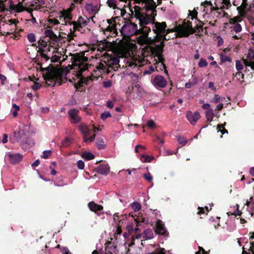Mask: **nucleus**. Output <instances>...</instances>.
Listing matches in <instances>:
<instances>
[{
  "mask_svg": "<svg viewBox=\"0 0 254 254\" xmlns=\"http://www.w3.org/2000/svg\"><path fill=\"white\" fill-rule=\"evenodd\" d=\"M149 254H165V250L164 248H162L159 249L158 251L151 253Z\"/></svg>",
  "mask_w": 254,
  "mask_h": 254,
  "instance_id": "obj_60",
  "label": "nucleus"
},
{
  "mask_svg": "<svg viewBox=\"0 0 254 254\" xmlns=\"http://www.w3.org/2000/svg\"><path fill=\"white\" fill-rule=\"evenodd\" d=\"M207 61H206V60L203 59V58H201L198 64V66L200 67H205V66H206L207 65Z\"/></svg>",
  "mask_w": 254,
  "mask_h": 254,
  "instance_id": "obj_46",
  "label": "nucleus"
},
{
  "mask_svg": "<svg viewBox=\"0 0 254 254\" xmlns=\"http://www.w3.org/2000/svg\"><path fill=\"white\" fill-rule=\"evenodd\" d=\"M54 185L56 186H58V187L61 186H61H64V185H65V183L64 182L63 180H60L59 181H55L54 182Z\"/></svg>",
  "mask_w": 254,
  "mask_h": 254,
  "instance_id": "obj_55",
  "label": "nucleus"
},
{
  "mask_svg": "<svg viewBox=\"0 0 254 254\" xmlns=\"http://www.w3.org/2000/svg\"><path fill=\"white\" fill-rule=\"evenodd\" d=\"M45 70L48 72L44 75V79L46 81V84L48 86L54 87L57 82L59 85L62 84V79L54 72L50 71L49 67H46Z\"/></svg>",
  "mask_w": 254,
  "mask_h": 254,
  "instance_id": "obj_7",
  "label": "nucleus"
},
{
  "mask_svg": "<svg viewBox=\"0 0 254 254\" xmlns=\"http://www.w3.org/2000/svg\"><path fill=\"white\" fill-rule=\"evenodd\" d=\"M143 178L149 182H152L153 180V177L149 172L144 174L143 175Z\"/></svg>",
  "mask_w": 254,
  "mask_h": 254,
  "instance_id": "obj_42",
  "label": "nucleus"
},
{
  "mask_svg": "<svg viewBox=\"0 0 254 254\" xmlns=\"http://www.w3.org/2000/svg\"><path fill=\"white\" fill-rule=\"evenodd\" d=\"M220 59H221V62L222 63H224L226 62H231V59L229 57H228L223 54L220 55Z\"/></svg>",
  "mask_w": 254,
  "mask_h": 254,
  "instance_id": "obj_45",
  "label": "nucleus"
},
{
  "mask_svg": "<svg viewBox=\"0 0 254 254\" xmlns=\"http://www.w3.org/2000/svg\"><path fill=\"white\" fill-rule=\"evenodd\" d=\"M154 230L156 234L161 235L164 238L168 237L169 236V232L161 220H158L156 221Z\"/></svg>",
  "mask_w": 254,
  "mask_h": 254,
  "instance_id": "obj_10",
  "label": "nucleus"
},
{
  "mask_svg": "<svg viewBox=\"0 0 254 254\" xmlns=\"http://www.w3.org/2000/svg\"><path fill=\"white\" fill-rule=\"evenodd\" d=\"M197 12L194 10L192 11H190V15L191 16V19H193V18H195L196 19H197Z\"/></svg>",
  "mask_w": 254,
  "mask_h": 254,
  "instance_id": "obj_63",
  "label": "nucleus"
},
{
  "mask_svg": "<svg viewBox=\"0 0 254 254\" xmlns=\"http://www.w3.org/2000/svg\"><path fill=\"white\" fill-rule=\"evenodd\" d=\"M52 154L51 150H45L43 151V155H41V157L44 159L48 158Z\"/></svg>",
  "mask_w": 254,
  "mask_h": 254,
  "instance_id": "obj_48",
  "label": "nucleus"
},
{
  "mask_svg": "<svg viewBox=\"0 0 254 254\" xmlns=\"http://www.w3.org/2000/svg\"><path fill=\"white\" fill-rule=\"evenodd\" d=\"M172 31H173V29H166L165 33H163L162 35V41L159 44L156 45L154 43L155 42H153L154 46L147 45L142 49V55L144 57L152 56L154 57L157 58L158 61L156 63H161V65L165 69L166 73H168V71L166 69V66L164 63L165 60L163 57V48L164 47V40L166 39V35Z\"/></svg>",
  "mask_w": 254,
  "mask_h": 254,
  "instance_id": "obj_2",
  "label": "nucleus"
},
{
  "mask_svg": "<svg viewBox=\"0 0 254 254\" xmlns=\"http://www.w3.org/2000/svg\"><path fill=\"white\" fill-rule=\"evenodd\" d=\"M205 117L207 121L211 122L214 117V111L212 109H210L205 112Z\"/></svg>",
  "mask_w": 254,
  "mask_h": 254,
  "instance_id": "obj_25",
  "label": "nucleus"
},
{
  "mask_svg": "<svg viewBox=\"0 0 254 254\" xmlns=\"http://www.w3.org/2000/svg\"><path fill=\"white\" fill-rule=\"evenodd\" d=\"M74 86L78 91H81V88L83 86V80H79L78 82L75 84Z\"/></svg>",
  "mask_w": 254,
  "mask_h": 254,
  "instance_id": "obj_43",
  "label": "nucleus"
},
{
  "mask_svg": "<svg viewBox=\"0 0 254 254\" xmlns=\"http://www.w3.org/2000/svg\"><path fill=\"white\" fill-rule=\"evenodd\" d=\"M48 22L49 24H52L54 25H58L60 23L59 21L56 19H49Z\"/></svg>",
  "mask_w": 254,
  "mask_h": 254,
  "instance_id": "obj_58",
  "label": "nucleus"
},
{
  "mask_svg": "<svg viewBox=\"0 0 254 254\" xmlns=\"http://www.w3.org/2000/svg\"><path fill=\"white\" fill-rule=\"evenodd\" d=\"M254 7L253 4H250L248 7L247 3V0H242V3L241 5L237 7V9L239 11V13L241 16H245L247 12H250L252 11V8Z\"/></svg>",
  "mask_w": 254,
  "mask_h": 254,
  "instance_id": "obj_13",
  "label": "nucleus"
},
{
  "mask_svg": "<svg viewBox=\"0 0 254 254\" xmlns=\"http://www.w3.org/2000/svg\"><path fill=\"white\" fill-rule=\"evenodd\" d=\"M118 252L117 246L111 242L106 244L105 253L106 254H117Z\"/></svg>",
  "mask_w": 254,
  "mask_h": 254,
  "instance_id": "obj_20",
  "label": "nucleus"
},
{
  "mask_svg": "<svg viewBox=\"0 0 254 254\" xmlns=\"http://www.w3.org/2000/svg\"><path fill=\"white\" fill-rule=\"evenodd\" d=\"M153 71H154V68L152 65H151L149 67L148 70H145L144 71L143 73H144V74H150L152 72H153Z\"/></svg>",
  "mask_w": 254,
  "mask_h": 254,
  "instance_id": "obj_59",
  "label": "nucleus"
},
{
  "mask_svg": "<svg viewBox=\"0 0 254 254\" xmlns=\"http://www.w3.org/2000/svg\"><path fill=\"white\" fill-rule=\"evenodd\" d=\"M6 0H0V12H2L7 10L4 2Z\"/></svg>",
  "mask_w": 254,
  "mask_h": 254,
  "instance_id": "obj_40",
  "label": "nucleus"
},
{
  "mask_svg": "<svg viewBox=\"0 0 254 254\" xmlns=\"http://www.w3.org/2000/svg\"><path fill=\"white\" fill-rule=\"evenodd\" d=\"M142 158H144V161L145 162H150L152 160L154 159L153 157L147 155H142Z\"/></svg>",
  "mask_w": 254,
  "mask_h": 254,
  "instance_id": "obj_49",
  "label": "nucleus"
},
{
  "mask_svg": "<svg viewBox=\"0 0 254 254\" xmlns=\"http://www.w3.org/2000/svg\"><path fill=\"white\" fill-rule=\"evenodd\" d=\"M240 16H235L233 18H230L229 20L230 24L239 23V22L242 21V18Z\"/></svg>",
  "mask_w": 254,
  "mask_h": 254,
  "instance_id": "obj_37",
  "label": "nucleus"
},
{
  "mask_svg": "<svg viewBox=\"0 0 254 254\" xmlns=\"http://www.w3.org/2000/svg\"><path fill=\"white\" fill-rule=\"evenodd\" d=\"M44 33L46 37L50 38L54 34V32L51 29H47L45 31Z\"/></svg>",
  "mask_w": 254,
  "mask_h": 254,
  "instance_id": "obj_54",
  "label": "nucleus"
},
{
  "mask_svg": "<svg viewBox=\"0 0 254 254\" xmlns=\"http://www.w3.org/2000/svg\"><path fill=\"white\" fill-rule=\"evenodd\" d=\"M27 39L31 43H33L36 41L35 36L33 33L28 34L27 35Z\"/></svg>",
  "mask_w": 254,
  "mask_h": 254,
  "instance_id": "obj_52",
  "label": "nucleus"
},
{
  "mask_svg": "<svg viewBox=\"0 0 254 254\" xmlns=\"http://www.w3.org/2000/svg\"><path fill=\"white\" fill-rule=\"evenodd\" d=\"M132 15L138 21L139 28L137 24L129 22L125 24L120 30L122 35L125 37H129L134 35H142L144 38H147L148 33L151 32V27L148 26L149 23L152 22L155 20V17L157 15V10H152L150 14L142 12L139 6L134 7V13L132 12Z\"/></svg>",
  "mask_w": 254,
  "mask_h": 254,
  "instance_id": "obj_1",
  "label": "nucleus"
},
{
  "mask_svg": "<svg viewBox=\"0 0 254 254\" xmlns=\"http://www.w3.org/2000/svg\"><path fill=\"white\" fill-rule=\"evenodd\" d=\"M106 66H107L106 65V64L105 63V64L103 63H99L96 66V68L98 69H101L103 71H105V70L106 69Z\"/></svg>",
  "mask_w": 254,
  "mask_h": 254,
  "instance_id": "obj_51",
  "label": "nucleus"
},
{
  "mask_svg": "<svg viewBox=\"0 0 254 254\" xmlns=\"http://www.w3.org/2000/svg\"><path fill=\"white\" fill-rule=\"evenodd\" d=\"M137 3L142 2L145 3L144 8L146 12L156 10V4L153 0H134Z\"/></svg>",
  "mask_w": 254,
  "mask_h": 254,
  "instance_id": "obj_16",
  "label": "nucleus"
},
{
  "mask_svg": "<svg viewBox=\"0 0 254 254\" xmlns=\"http://www.w3.org/2000/svg\"><path fill=\"white\" fill-rule=\"evenodd\" d=\"M142 237L144 240H150L154 237L153 231L151 229L145 230L142 234Z\"/></svg>",
  "mask_w": 254,
  "mask_h": 254,
  "instance_id": "obj_22",
  "label": "nucleus"
},
{
  "mask_svg": "<svg viewBox=\"0 0 254 254\" xmlns=\"http://www.w3.org/2000/svg\"><path fill=\"white\" fill-rule=\"evenodd\" d=\"M82 157L87 160H91L94 158V155L90 152H84L82 154Z\"/></svg>",
  "mask_w": 254,
  "mask_h": 254,
  "instance_id": "obj_33",
  "label": "nucleus"
},
{
  "mask_svg": "<svg viewBox=\"0 0 254 254\" xmlns=\"http://www.w3.org/2000/svg\"><path fill=\"white\" fill-rule=\"evenodd\" d=\"M96 172L99 174L107 175L110 171V167L106 163H103L95 168Z\"/></svg>",
  "mask_w": 254,
  "mask_h": 254,
  "instance_id": "obj_19",
  "label": "nucleus"
},
{
  "mask_svg": "<svg viewBox=\"0 0 254 254\" xmlns=\"http://www.w3.org/2000/svg\"><path fill=\"white\" fill-rule=\"evenodd\" d=\"M79 111L76 109H72L68 111L70 121L72 124H76L79 123L81 118L79 116Z\"/></svg>",
  "mask_w": 254,
  "mask_h": 254,
  "instance_id": "obj_15",
  "label": "nucleus"
},
{
  "mask_svg": "<svg viewBox=\"0 0 254 254\" xmlns=\"http://www.w3.org/2000/svg\"><path fill=\"white\" fill-rule=\"evenodd\" d=\"M77 167L79 169H84V163L83 162V161L82 160H79L77 163Z\"/></svg>",
  "mask_w": 254,
  "mask_h": 254,
  "instance_id": "obj_64",
  "label": "nucleus"
},
{
  "mask_svg": "<svg viewBox=\"0 0 254 254\" xmlns=\"http://www.w3.org/2000/svg\"><path fill=\"white\" fill-rule=\"evenodd\" d=\"M226 125V123L224 122V123L223 124H218L217 126V129L218 132L220 131L222 134L221 137H222L223 134L225 133H228V130L225 128Z\"/></svg>",
  "mask_w": 254,
  "mask_h": 254,
  "instance_id": "obj_27",
  "label": "nucleus"
},
{
  "mask_svg": "<svg viewBox=\"0 0 254 254\" xmlns=\"http://www.w3.org/2000/svg\"><path fill=\"white\" fill-rule=\"evenodd\" d=\"M198 211L196 213V214L197 215H201V214H203V215H206L207 214V213L205 212V211L204 210V208H203V207H198Z\"/></svg>",
  "mask_w": 254,
  "mask_h": 254,
  "instance_id": "obj_56",
  "label": "nucleus"
},
{
  "mask_svg": "<svg viewBox=\"0 0 254 254\" xmlns=\"http://www.w3.org/2000/svg\"><path fill=\"white\" fill-rule=\"evenodd\" d=\"M155 19L153 22L149 23L148 25H152V28L153 32L156 34V39L158 41L162 40V37L163 33H165L167 24L165 22H155Z\"/></svg>",
  "mask_w": 254,
  "mask_h": 254,
  "instance_id": "obj_8",
  "label": "nucleus"
},
{
  "mask_svg": "<svg viewBox=\"0 0 254 254\" xmlns=\"http://www.w3.org/2000/svg\"><path fill=\"white\" fill-rule=\"evenodd\" d=\"M6 28H7L8 29H9V30L10 31H1L0 32V33L1 35H10V34H13V33L15 31V29H13V28H12L11 27H6Z\"/></svg>",
  "mask_w": 254,
  "mask_h": 254,
  "instance_id": "obj_41",
  "label": "nucleus"
},
{
  "mask_svg": "<svg viewBox=\"0 0 254 254\" xmlns=\"http://www.w3.org/2000/svg\"><path fill=\"white\" fill-rule=\"evenodd\" d=\"M50 42V40H48L47 42L44 40V39H40L38 41V48L39 51L41 49H43L44 48H47V46H48V43Z\"/></svg>",
  "mask_w": 254,
  "mask_h": 254,
  "instance_id": "obj_31",
  "label": "nucleus"
},
{
  "mask_svg": "<svg viewBox=\"0 0 254 254\" xmlns=\"http://www.w3.org/2000/svg\"><path fill=\"white\" fill-rule=\"evenodd\" d=\"M152 83L157 88H163L167 86V81L163 76L157 75L152 80Z\"/></svg>",
  "mask_w": 254,
  "mask_h": 254,
  "instance_id": "obj_12",
  "label": "nucleus"
},
{
  "mask_svg": "<svg viewBox=\"0 0 254 254\" xmlns=\"http://www.w3.org/2000/svg\"><path fill=\"white\" fill-rule=\"evenodd\" d=\"M18 21L16 19H9L8 20V22L4 24L3 26H5V27H11L13 29H16V23Z\"/></svg>",
  "mask_w": 254,
  "mask_h": 254,
  "instance_id": "obj_28",
  "label": "nucleus"
},
{
  "mask_svg": "<svg viewBox=\"0 0 254 254\" xmlns=\"http://www.w3.org/2000/svg\"><path fill=\"white\" fill-rule=\"evenodd\" d=\"M233 25L231 26V28L236 33L240 32L242 28L239 23L232 24Z\"/></svg>",
  "mask_w": 254,
  "mask_h": 254,
  "instance_id": "obj_32",
  "label": "nucleus"
},
{
  "mask_svg": "<svg viewBox=\"0 0 254 254\" xmlns=\"http://www.w3.org/2000/svg\"><path fill=\"white\" fill-rule=\"evenodd\" d=\"M60 60V58L56 55L53 56L51 58V61L52 63L58 62Z\"/></svg>",
  "mask_w": 254,
  "mask_h": 254,
  "instance_id": "obj_62",
  "label": "nucleus"
},
{
  "mask_svg": "<svg viewBox=\"0 0 254 254\" xmlns=\"http://www.w3.org/2000/svg\"><path fill=\"white\" fill-rule=\"evenodd\" d=\"M85 9L90 14H95L97 12V6L92 3H87Z\"/></svg>",
  "mask_w": 254,
  "mask_h": 254,
  "instance_id": "obj_23",
  "label": "nucleus"
},
{
  "mask_svg": "<svg viewBox=\"0 0 254 254\" xmlns=\"http://www.w3.org/2000/svg\"><path fill=\"white\" fill-rule=\"evenodd\" d=\"M124 222L123 221V220H119V223L117 224V228L116 231V234L117 235H120L122 232V228L121 226V224L123 223Z\"/></svg>",
  "mask_w": 254,
  "mask_h": 254,
  "instance_id": "obj_47",
  "label": "nucleus"
},
{
  "mask_svg": "<svg viewBox=\"0 0 254 254\" xmlns=\"http://www.w3.org/2000/svg\"><path fill=\"white\" fill-rule=\"evenodd\" d=\"M72 66L73 68L77 70L78 77L82 76V72L88 70L90 66L87 63L88 58L84 56V53L81 52L76 54H71Z\"/></svg>",
  "mask_w": 254,
  "mask_h": 254,
  "instance_id": "obj_5",
  "label": "nucleus"
},
{
  "mask_svg": "<svg viewBox=\"0 0 254 254\" xmlns=\"http://www.w3.org/2000/svg\"><path fill=\"white\" fill-rule=\"evenodd\" d=\"M222 4L223 5L220 7V8H219V9L222 10L224 8L228 9L231 6L229 0H223Z\"/></svg>",
  "mask_w": 254,
  "mask_h": 254,
  "instance_id": "obj_36",
  "label": "nucleus"
},
{
  "mask_svg": "<svg viewBox=\"0 0 254 254\" xmlns=\"http://www.w3.org/2000/svg\"><path fill=\"white\" fill-rule=\"evenodd\" d=\"M178 141L180 144L183 146L188 142V140L184 136H179L178 137Z\"/></svg>",
  "mask_w": 254,
  "mask_h": 254,
  "instance_id": "obj_39",
  "label": "nucleus"
},
{
  "mask_svg": "<svg viewBox=\"0 0 254 254\" xmlns=\"http://www.w3.org/2000/svg\"><path fill=\"white\" fill-rule=\"evenodd\" d=\"M207 27H205V33L207 34ZM203 28L202 25H196L194 28L192 26L191 22L188 21L187 23L184 22L182 24H179L176 27L175 31L177 33L178 37H188L190 34L195 32L201 33L203 32Z\"/></svg>",
  "mask_w": 254,
  "mask_h": 254,
  "instance_id": "obj_4",
  "label": "nucleus"
},
{
  "mask_svg": "<svg viewBox=\"0 0 254 254\" xmlns=\"http://www.w3.org/2000/svg\"><path fill=\"white\" fill-rule=\"evenodd\" d=\"M236 67L238 71H240L243 68V65L240 61H236Z\"/></svg>",
  "mask_w": 254,
  "mask_h": 254,
  "instance_id": "obj_53",
  "label": "nucleus"
},
{
  "mask_svg": "<svg viewBox=\"0 0 254 254\" xmlns=\"http://www.w3.org/2000/svg\"><path fill=\"white\" fill-rule=\"evenodd\" d=\"M88 207L90 211L94 212L98 216H101L104 214L103 206L96 203L94 201H91L88 203Z\"/></svg>",
  "mask_w": 254,
  "mask_h": 254,
  "instance_id": "obj_14",
  "label": "nucleus"
},
{
  "mask_svg": "<svg viewBox=\"0 0 254 254\" xmlns=\"http://www.w3.org/2000/svg\"><path fill=\"white\" fill-rule=\"evenodd\" d=\"M24 1H22V0H21V1L18 0V3L16 5L13 4L12 1H10L8 2L10 3V7L11 9L15 10L17 12H20L27 9L25 8L22 5V2Z\"/></svg>",
  "mask_w": 254,
  "mask_h": 254,
  "instance_id": "obj_21",
  "label": "nucleus"
},
{
  "mask_svg": "<svg viewBox=\"0 0 254 254\" xmlns=\"http://www.w3.org/2000/svg\"><path fill=\"white\" fill-rule=\"evenodd\" d=\"M68 24L73 26V31L70 29V32L67 35V39L70 41L73 40V38L76 36L74 32L76 31H80V28H83L87 24V22L81 16L78 17L77 21H69Z\"/></svg>",
  "mask_w": 254,
  "mask_h": 254,
  "instance_id": "obj_6",
  "label": "nucleus"
},
{
  "mask_svg": "<svg viewBox=\"0 0 254 254\" xmlns=\"http://www.w3.org/2000/svg\"><path fill=\"white\" fill-rule=\"evenodd\" d=\"M70 140L69 138H65L63 141L62 144L64 146H68L70 144Z\"/></svg>",
  "mask_w": 254,
  "mask_h": 254,
  "instance_id": "obj_57",
  "label": "nucleus"
},
{
  "mask_svg": "<svg viewBox=\"0 0 254 254\" xmlns=\"http://www.w3.org/2000/svg\"><path fill=\"white\" fill-rule=\"evenodd\" d=\"M142 236V235L140 233H136L135 235H134V234H133V235L132 237V241L129 244H128V247H131L132 246L134 245V239H140L141 238Z\"/></svg>",
  "mask_w": 254,
  "mask_h": 254,
  "instance_id": "obj_35",
  "label": "nucleus"
},
{
  "mask_svg": "<svg viewBox=\"0 0 254 254\" xmlns=\"http://www.w3.org/2000/svg\"><path fill=\"white\" fill-rule=\"evenodd\" d=\"M112 115L109 112H105L101 114L100 118L103 120H105L107 118L111 117Z\"/></svg>",
  "mask_w": 254,
  "mask_h": 254,
  "instance_id": "obj_44",
  "label": "nucleus"
},
{
  "mask_svg": "<svg viewBox=\"0 0 254 254\" xmlns=\"http://www.w3.org/2000/svg\"><path fill=\"white\" fill-rule=\"evenodd\" d=\"M147 126L150 128H153L155 126V124L153 121L149 120L147 122Z\"/></svg>",
  "mask_w": 254,
  "mask_h": 254,
  "instance_id": "obj_61",
  "label": "nucleus"
},
{
  "mask_svg": "<svg viewBox=\"0 0 254 254\" xmlns=\"http://www.w3.org/2000/svg\"><path fill=\"white\" fill-rule=\"evenodd\" d=\"M131 206L134 211H138L141 209V205L138 202H133Z\"/></svg>",
  "mask_w": 254,
  "mask_h": 254,
  "instance_id": "obj_38",
  "label": "nucleus"
},
{
  "mask_svg": "<svg viewBox=\"0 0 254 254\" xmlns=\"http://www.w3.org/2000/svg\"><path fill=\"white\" fill-rule=\"evenodd\" d=\"M244 62L246 66H250L252 69H254V61H248L245 60Z\"/></svg>",
  "mask_w": 254,
  "mask_h": 254,
  "instance_id": "obj_50",
  "label": "nucleus"
},
{
  "mask_svg": "<svg viewBox=\"0 0 254 254\" xmlns=\"http://www.w3.org/2000/svg\"><path fill=\"white\" fill-rule=\"evenodd\" d=\"M7 156L11 163L15 164L19 163L23 158V155L20 153H11L7 154Z\"/></svg>",
  "mask_w": 254,
  "mask_h": 254,
  "instance_id": "obj_17",
  "label": "nucleus"
},
{
  "mask_svg": "<svg viewBox=\"0 0 254 254\" xmlns=\"http://www.w3.org/2000/svg\"><path fill=\"white\" fill-rule=\"evenodd\" d=\"M79 129L83 135H90L92 132L91 130L84 125L79 126Z\"/></svg>",
  "mask_w": 254,
  "mask_h": 254,
  "instance_id": "obj_24",
  "label": "nucleus"
},
{
  "mask_svg": "<svg viewBox=\"0 0 254 254\" xmlns=\"http://www.w3.org/2000/svg\"><path fill=\"white\" fill-rule=\"evenodd\" d=\"M186 117L190 123L194 126L196 122L200 119V116L198 112H195L194 113L189 112L187 113Z\"/></svg>",
  "mask_w": 254,
  "mask_h": 254,
  "instance_id": "obj_18",
  "label": "nucleus"
},
{
  "mask_svg": "<svg viewBox=\"0 0 254 254\" xmlns=\"http://www.w3.org/2000/svg\"><path fill=\"white\" fill-rule=\"evenodd\" d=\"M119 57L109 56L107 58V62H104L108 68H111L114 70H117L120 66L119 64L120 60Z\"/></svg>",
  "mask_w": 254,
  "mask_h": 254,
  "instance_id": "obj_11",
  "label": "nucleus"
},
{
  "mask_svg": "<svg viewBox=\"0 0 254 254\" xmlns=\"http://www.w3.org/2000/svg\"><path fill=\"white\" fill-rule=\"evenodd\" d=\"M118 19V17H115L114 18H112L110 19L107 20V22L109 24V26L106 27L105 29L102 28V30L104 32V34H106L109 32V34L107 36V37H115L117 35L118 31L117 28H116V19Z\"/></svg>",
  "mask_w": 254,
  "mask_h": 254,
  "instance_id": "obj_9",
  "label": "nucleus"
},
{
  "mask_svg": "<svg viewBox=\"0 0 254 254\" xmlns=\"http://www.w3.org/2000/svg\"><path fill=\"white\" fill-rule=\"evenodd\" d=\"M9 139L12 142L15 141L19 143L23 150H27L34 145V140L29 136V132L24 128H19L10 135Z\"/></svg>",
  "mask_w": 254,
  "mask_h": 254,
  "instance_id": "obj_3",
  "label": "nucleus"
},
{
  "mask_svg": "<svg viewBox=\"0 0 254 254\" xmlns=\"http://www.w3.org/2000/svg\"><path fill=\"white\" fill-rule=\"evenodd\" d=\"M96 145L99 150L103 149L105 147V144L103 139L100 137L96 139Z\"/></svg>",
  "mask_w": 254,
  "mask_h": 254,
  "instance_id": "obj_30",
  "label": "nucleus"
},
{
  "mask_svg": "<svg viewBox=\"0 0 254 254\" xmlns=\"http://www.w3.org/2000/svg\"><path fill=\"white\" fill-rule=\"evenodd\" d=\"M108 6L114 9L117 8V0H108L107 2Z\"/></svg>",
  "mask_w": 254,
  "mask_h": 254,
  "instance_id": "obj_34",
  "label": "nucleus"
},
{
  "mask_svg": "<svg viewBox=\"0 0 254 254\" xmlns=\"http://www.w3.org/2000/svg\"><path fill=\"white\" fill-rule=\"evenodd\" d=\"M253 235L250 238V242L251 246L250 247V251L252 253V254H254V232L252 233ZM243 254H250L246 251L243 252Z\"/></svg>",
  "mask_w": 254,
  "mask_h": 254,
  "instance_id": "obj_29",
  "label": "nucleus"
},
{
  "mask_svg": "<svg viewBox=\"0 0 254 254\" xmlns=\"http://www.w3.org/2000/svg\"><path fill=\"white\" fill-rule=\"evenodd\" d=\"M59 17L60 19H61V18H64V19H67L69 20H71L72 18V15L71 13L64 10L60 11V15Z\"/></svg>",
  "mask_w": 254,
  "mask_h": 254,
  "instance_id": "obj_26",
  "label": "nucleus"
}]
</instances>
